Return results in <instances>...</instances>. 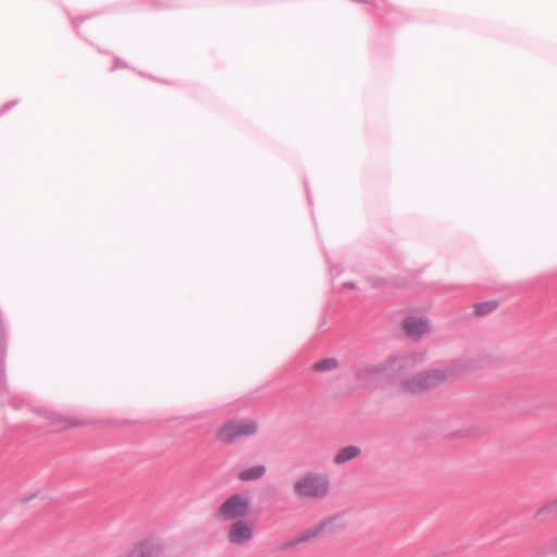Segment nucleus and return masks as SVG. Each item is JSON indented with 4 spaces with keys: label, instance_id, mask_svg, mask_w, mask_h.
I'll use <instances>...</instances> for the list:
<instances>
[{
    "label": "nucleus",
    "instance_id": "obj_1",
    "mask_svg": "<svg viewBox=\"0 0 557 557\" xmlns=\"http://www.w3.org/2000/svg\"><path fill=\"white\" fill-rule=\"evenodd\" d=\"M450 377L448 369H432L403 380L400 388L407 394H422L445 383Z\"/></svg>",
    "mask_w": 557,
    "mask_h": 557
},
{
    "label": "nucleus",
    "instance_id": "obj_2",
    "mask_svg": "<svg viewBox=\"0 0 557 557\" xmlns=\"http://www.w3.org/2000/svg\"><path fill=\"white\" fill-rule=\"evenodd\" d=\"M330 485L326 474L307 473L295 482L294 491L301 498L319 500L329 495Z\"/></svg>",
    "mask_w": 557,
    "mask_h": 557
},
{
    "label": "nucleus",
    "instance_id": "obj_3",
    "mask_svg": "<svg viewBox=\"0 0 557 557\" xmlns=\"http://www.w3.org/2000/svg\"><path fill=\"white\" fill-rule=\"evenodd\" d=\"M257 429V423L252 420L230 421L218 430L216 438L224 444H230L240 436L256 433Z\"/></svg>",
    "mask_w": 557,
    "mask_h": 557
},
{
    "label": "nucleus",
    "instance_id": "obj_4",
    "mask_svg": "<svg viewBox=\"0 0 557 557\" xmlns=\"http://www.w3.org/2000/svg\"><path fill=\"white\" fill-rule=\"evenodd\" d=\"M249 508V497L247 495L235 494L222 503L218 515L225 520H234L245 517L248 513Z\"/></svg>",
    "mask_w": 557,
    "mask_h": 557
},
{
    "label": "nucleus",
    "instance_id": "obj_5",
    "mask_svg": "<svg viewBox=\"0 0 557 557\" xmlns=\"http://www.w3.org/2000/svg\"><path fill=\"white\" fill-rule=\"evenodd\" d=\"M253 536V527L245 520H238L232 523L227 531V539L232 544L243 545L248 543Z\"/></svg>",
    "mask_w": 557,
    "mask_h": 557
},
{
    "label": "nucleus",
    "instance_id": "obj_6",
    "mask_svg": "<svg viewBox=\"0 0 557 557\" xmlns=\"http://www.w3.org/2000/svg\"><path fill=\"white\" fill-rule=\"evenodd\" d=\"M161 545L154 541L146 540L134 544L123 557H160Z\"/></svg>",
    "mask_w": 557,
    "mask_h": 557
},
{
    "label": "nucleus",
    "instance_id": "obj_7",
    "mask_svg": "<svg viewBox=\"0 0 557 557\" xmlns=\"http://www.w3.org/2000/svg\"><path fill=\"white\" fill-rule=\"evenodd\" d=\"M332 521H333V519L330 518V519L319 522L318 524L309 527L297 537V540L295 542L285 543V547H290L295 543L308 542V541L317 540V539L323 536L326 533Z\"/></svg>",
    "mask_w": 557,
    "mask_h": 557
},
{
    "label": "nucleus",
    "instance_id": "obj_8",
    "mask_svg": "<svg viewBox=\"0 0 557 557\" xmlns=\"http://www.w3.org/2000/svg\"><path fill=\"white\" fill-rule=\"evenodd\" d=\"M404 330L407 335L418 337L430 332L431 324L424 317H408L404 321Z\"/></svg>",
    "mask_w": 557,
    "mask_h": 557
},
{
    "label": "nucleus",
    "instance_id": "obj_9",
    "mask_svg": "<svg viewBox=\"0 0 557 557\" xmlns=\"http://www.w3.org/2000/svg\"><path fill=\"white\" fill-rule=\"evenodd\" d=\"M361 449L358 446H346L341 448L334 456V462L336 465H343L360 456Z\"/></svg>",
    "mask_w": 557,
    "mask_h": 557
},
{
    "label": "nucleus",
    "instance_id": "obj_10",
    "mask_svg": "<svg viewBox=\"0 0 557 557\" xmlns=\"http://www.w3.org/2000/svg\"><path fill=\"white\" fill-rule=\"evenodd\" d=\"M265 473V467L258 465L239 472L238 479L240 481H251L261 478Z\"/></svg>",
    "mask_w": 557,
    "mask_h": 557
},
{
    "label": "nucleus",
    "instance_id": "obj_11",
    "mask_svg": "<svg viewBox=\"0 0 557 557\" xmlns=\"http://www.w3.org/2000/svg\"><path fill=\"white\" fill-rule=\"evenodd\" d=\"M553 513H557V497L548 500L541 508H539L536 511V517L546 518Z\"/></svg>",
    "mask_w": 557,
    "mask_h": 557
},
{
    "label": "nucleus",
    "instance_id": "obj_12",
    "mask_svg": "<svg viewBox=\"0 0 557 557\" xmlns=\"http://www.w3.org/2000/svg\"><path fill=\"white\" fill-rule=\"evenodd\" d=\"M336 367H337V360L334 358H329V359H324V360H320V361L315 362L312 366V369L314 371L321 372V371L334 370Z\"/></svg>",
    "mask_w": 557,
    "mask_h": 557
},
{
    "label": "nucleus",
    "instance_id": "obj_13",
    "mask_svg": "<svg viewBox=\"0 0 557 557\" xmlns=\"http://www.w3.org/2000/svg\"><path fill=\"white\" fill-rule=\"evenodd\" d=\"M496 307H497L496 301L481 302V304L474 305V312L478 315H484V314H487V313L492 312L493 310H495Z\"/></svg>",
    "mask_w": 557,
    "mask_h": 557
},
{
    "label": "nucleus",
    "instance_id": "obj_14",
    "mask_svg": "<svg viewBox=\"0 0 557 557\" xmlns=\"http://www.w3.org/2000/svg\"><path fill=\"white\" fill-rule=\"evenodd\" d=\"M377 371L379 368L375 366H366L358 371L357 375L361 380H367L371 374L376 373Z\"/></svg>",
    "mask_w": 557,
    "mask_h": 557
},
{
    "label": "nucleus",
    "instance_id": "obj_15",
    "mask_svg": "<svg viewBox=\"0 0 557 557\" xmlns=\"http://www.w3.org/2000/svg\"><path fill=\"white\" fill-rule=\"evenodd\" d=\"M410 364H411L410 360L406 359L400 362L399 368L401 370H407L410 367Z\"/></svg>",
    "mask_w": 557,
    "mask_h": 557
}]
</instances>
